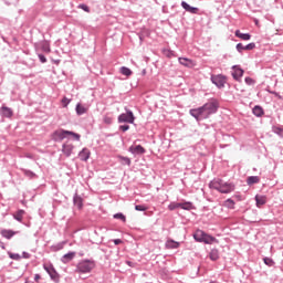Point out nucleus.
Here are the masks:
<instances>
[{
	"mask_svg": "<svg viewBox=\"0 0 283 283\" xmlns=\"http://www.w3.org/2000/svg\"><path fill=\"white\" fill-rule=\"evenodd\" d=\"M206 118L212 116V114H217L218 109H220V102L217 98H210L206 104L201 106Z\"/></svg>",
	"mask_w": 283,
	"mask_h": 283,
	"instance_id": "nucleus-3",
	"label": "nucleus"
},
{
	"mask_svg": "<svg viewBox=\"0 0 283 283\" xmlns=\"http://www.w3.org/2000/svg\"><path fill=\"white\" fill-rule=\"evenodd\" d=\"M74 258H76V252H69L61 258V262L63 264H70Z\"/></svg>",
	"mask_w": 283,
	"mask_h": 283,
	"instance_id": "nucleus-14",
	"label": "nucleus"
},
{
	"mask_svg": "<svg viewBox=\"0 0 283 283\" xmlns=\"http://www.w3.org/2000/svg\"><path fill=\"white\" fill-rule=\"evenodd\" d=\"M181 8H184V10H186V12H190V14H198V12H200V9H198L196 7H191L186 1L181 2Z\"/></svg>",
	"mask_w": 283,
	"mask_h": 283,
	"instance_id": "nucleus-9",
	"label": "nucleus"
},
{
	"mask_svg": "<svg viewBox=\"0 0 283 283\" xmlns=\"http://www.w3.org/2000/svg\"><path fill=\"white\" fill-rule=\"evenodd\" d=\"M39 280H41V275H40V274H35V275H34V281H35V282H39Z\"/></svg>",
	"mask_w": 283,
	"mask_h": 283,
	"instance_id": "nucleus-52",
	"label": "nucleus"
},
{
	"mask_svg": "<svg viewBox=\"0 0 283 283\" xmlns=\"http://www.w3.org/2000/svg\"><path fill=\"white\" fill-rule=\"evenodd\" d=\"M118 123H129L133 125V123L136 120V117L134 116V112L130 109H126V113H122L118 118Z\"/></svg>",
	"mask_w": 283,
	"mask_h": 283,
	"instance_id": "nucleus-6",
	"label": "nucleus"
},
{
	"mask_svg": "<svg viewBox=\"0 0 283 283\" xmlns=\"http://www.w3.org/2000/svg\"><path fill=\"white\" fill-rule=\"evenodd\" d=\"M252 114H254V116H256L258 118L264 116V108H262V106H254L252 109Z\"/></svg>",
	"mask_w": 283,
	"mask_h": 283,
	"instance_id": "nucleus-27",
	"label": "nucleus"
},
{
	"mask_svg": "<svg viewBox=\"0 0 283 283\" xmlns=\"http://www.w3.org/2000/svg\"><path fill=\"white\" fill-rule=\"evenodd\" d=\"M163 52H164V55L167 56V59H174V56H176V52L169 49H165Z\"/></svg>",
	"mask_w": 283,
	"mask_h": 283,
	"instance_id": "nucleus-36",
	"label": "nucleus"
},
{
	"mask_svg": "<svg viewBox=\"0 0 283 283\" xmlns=\"http://www.w3.org/2000/svg\"><path fill=\"white\" fill-rule=\"evenodd\" d=\"M206 234H207V232H205L202 230H197L193 233V239L196 240V242H202L205 240Z\"/></svg>",
	"mask_w": 283,
	"mask_h": 283,
	"instance_id": "nucleus-22",
	"label": "nucleus"
},
{
	"mask_svg": "<svg viewBox=\"0 0 283 283\" xmlns=\"http://www.w3.org/2000/svg\"><path fill=\"white\" fill-rule=\"evenodd\" d=\"M166 249H179L180 242L174 241V239H168L165 243Z\"/></svg>",
	"mask_w": 283,
	"mask_h": 283,
	"instance_id": "nucleus-21",
	"label": "nucleus"
},
{
	"mask_svg": "<svg viewBox=\"0 0 283 283\" xmlns=\"http://www.w3.org/2000/svg\"><path fill=\"white\" fill-rule=\"evenodd\" d=\"M119 129H120V132H128L129 125H127V124L120 125V126H119Z\"/></svg>",
	"mask_w": 283,
	"mask_h": 283,
	"instance_id": "nucleus-49",
	"label": "nucleus"
},
{
	"mask_svg": "<svg viewBox=\"0 0 283 283\" xmlns=\"http://www.w3.org/2000/svg\"><path fill=\"white\" fill-rule=\"evenodd\" d=\"M2 249H6V247L2 245Z\"/></svg>",
	"mask_w": 283,
	"mask_h": 283,
	"instance_id": "nucleus-55",
	"label": "nucleus"
},
{
	"mask_svg": "<svg viewBox=\"0 0 283 283\" xmlns=\"http://www.w3.org/2000/svg\"><path fill=\"white\" fill-rule=\"evenodd\" d=\"M96 263L93 260H82L77 263L75 273H92Z\"/></svg>",
	"mask_w": 283,
	"mask_h": 283,
	"instance_id": "nucleus-4",
	"label": "nucleus"
},
{
	"mask_svg": "<svg viewBox=\"0 0 283 283\" xmlns=\"http://www.w3.org/2000/svg\"><path fill=\"white\" fill-rule=\"evenodd\" d=\"M118 159L120 160L122 165H127L128 167L132 165V159L128 157L118 156Z\"/></svg>",
	"mask_w": 283,
	"mask_h": 283,
	"instance_id": "nucleus-37",
	"label": "nucleus"
},
{
	"mask_svg": "<svg viewBox=\"0 0 283 283\" xmlns=\"http://www.w3.org/2000/svg\"><path fill=\"white\" fill-rule=\"evenodd\" d=\"M189 114L192 116V118H196L197 122L205 120L207 118L205 111H202V106L198 108H191Z\"/></svg>",
	"mask_w": 283,
	"mask_h": 283,
	"instance_id": "nucleus-8",
	"label": "nucleus"
},
{
	"mask_svg": "<svg viewBox=\"0 0 283 283\" xmlns=\"http://www.w3.org/2000/svg\"><path fill=\"white\" fill-rule=\"evenodd\" d=\"M12 216L13 220H17V222H23V216H25V210L20 209Z\"/></svg>",
	"mask_w": 283,
	"mask_h": 283,
	"instance_id": "nucleus-24",
	"label": "nucleus"
},
{
	"mask_svg": "<svg viewBox=\"0 0 283 283\" xmlns=\"http://www.w3.org/2000/svg\"><path fill=\"white\" fill-rule=\"evenodd\" d=\"M243 50H255V42H251L247 45H243L242 43L237 44V51L242 54Z\"/></svg>",
	"mask_w": 283,
	"mask_h": 283,
	"instance_id": "nucleus-10",
	"label": "nucleus"
},
{
	"mask_svg": "<svg viewBox=\"0 0 283 283\" xmlns=\"http://www.w3.org/2000/svg\"><path fill=\"white\" fill-rule=\"evenodd\" d=\"M201 242H203V244H213L214 242H218V239H216V237L213 235L206 233L203 237V241Z\"/></svg>",
	"mask_w": 283,
	"mask_h": 283,
	"instance_id": "nucleus-26",
	"label": "nucleus"
},
{
	"mask_svg": "<svg viewBox=\"0 0 283 283\" xmlns=\"http://www.w3.org/2000/svg\"><path fill=\"white\" fill-rule=\"evenodd\" d=\"M113 242H114V244H116V245L123 244V240H120V239H115Z\"/></svg>",
	"mask_w": 283,
	"mask_h": 283,
	"instance_id": "nucleus-50",
	"label": "nucleus"
},
{
	"mask_svg": "<svg viewBox=\"0 0 283 283\" xmlns=\"http://www.w3.org/2000/svg\"><path fill=\"white\" fill-rule=\"evenodd\" d=\"M25 283H34V282H32V281H25Z\"/></svg>",
	"mask_w": 283,
	"mask_h": 283,
	"instance_id": "nucleus-54",
	"label": "nucleus"
},
{
	"mask_svg": "<svg viewBox=\"0 0 283 283\" xmlns=\"http://www.w3.org/2000/svg\"><path fill=\"white\" fill-rule=\"evenodd\" d=\"M70 103H72V99L67 98V97H63L62 98V105L63 107H67L70 105Z\"/></svg>",
	"mask_w": 283,
	"mask_h": 283,
	"instance_id": "nucleus-43",
	"label": "nucleus"
},
{
	"mask_svg": "<svg viewBox=\"0 0 283 283\" xmlns=\"http://www.w3.org/2000/svg\"><path fill=\"white\" fill-rule=\"evenodd\" d=\"M17 233H18L17 231L8 230V229H3L0 231V234L2 235V238H6V240H12V238H14Z\"/></svg>",
	"mask_w": 283,
	"mask_h": 283,
	"instance_id": "nucleus-13",
	"label": "nucleus"
},
{
	"mask_svg": "<svg viewBox=\"0 0 283 283\" xmlns=\"http://www.w3.org/2000/svg\"><path fill=\"white\" fill-rule=\"evenodd\" d=\"M70 136H72L74 140H81V135H78V133L65 130L63 128L54 130L51 135V138L54 140V143H63V140H65V138H70Z\"/></svg>",
	"mask_w": 283,
	"mask_h": 283,
	"instance_id": "nucleus-2",
	"label": "nucleus"
},
{
	"mask_svg": "<svg viewBox=\"0 0 283 283\" xmlns=\"http://www.w3.org/2000/svg\"><path fill=\"white\" fill-rule=\"evenodd\" d=\"M126 264H128V266H132V261H127Z\"/></svg>",
	"mask_w": 283,
	"mask_h": 283,
	"instance_id": "nucleus-53",
	"label": "nucleus"
},
{
	"mask_svg": "<svg viewBox=\"0 0 283 283\" xmlns=\"http://www.w3.org/2000/svg\"><path fill=\"white\" fill-rule=\"evenodd\" d=\"M210 81L218 90H222L227 85V76L222 74L211 75Z\"/></svg>",
	"mask_w": 283,
	"mask_h": 283,
	"instance_id": "nucleus-5",
	"label": "nucleus"
},
{
	"mask_svg": "<svg viewBox=\"0 0 283 283\" xmlns=\"http://www.w3.org/2000/svg\"><path fill=\"white\" fill-rule=\"evenodd\" d=\"M209 187L219 191V193H231L235 191V185L233 182H227L220 178H214L209 182Z\"/></svg>",
	"mask_w": 283,
	"mask_h": 283,
	"instance_id": "nucleus-1",
	"label": "nucleus"
},
{
	"mask_svg": "<svg viewBox=\"0 0 283 283\" xmlns=\"http://www.w3.org/2000/svg\"><path fill=\"white\" fill-rule=\"evenodd\" d=\"M128 151H130V154L140 155V154H145L146 150L142 145H137V146H130L128 148Z\"/></svg>",
	"mask_w": 283,
	"mask_h": 283,
	"instance_id": "nucleus-15",
	"label": "nucleus"
},
{
	"mask_svg": "<svg viewBox=\"0 0 283 283\" xmlns=\"http://www.w3.org/2000/svg\"><path fill=\"white\" fill-rule=\"evenodd\" d=\"M41 50H42V52H45L46 54H50V52L52 51L50 49V42H48L46 40L41 42Z\"/></svg>",
	"mask_w": 283,
	"mask_h": 283,
	"instance_id": "nucleus-30",
	"label": "nucleus"
},
{
	"mask_svg": "<svg viewBox=\"0 0 283 283\" xmlns=\"http://www.w3.org/2000/svg\"><path fill=\"white\" fill-rule=\"evenodd\" d=\"M22 172L24 174V176H27V178H36V174H34V171L32 170H28V169H22Z\"/></svg>",
	"mask_w": 283,
	"mask_h": 283,
	"instance_id": "nucleus-35",
	"label": "nucleus"
},
{
	"mask_svg": "<svg viewBox=\"0 0 283 283\" xmlns=\"http://www.w3.org/2000/svg\"><path fill=\"white\" fill-rule=\"evenodd\" d=\"M264 264H266V266H275V261H273V259L265 256L263 259Z\"/></svg>",
	"mask_w": 283,
	"mask_h": 283,
	"instance_id": "nucleus-39",
	"label": "nucleus"
},
{
	"mask_svg": "<svg viewBox=\"0 0 283 283\" xmlns=\"http://www.w3.org/2000/svg\"><path fill=\"white\" fill-rule=\"evenodd\" d=\"M180 209H184V211H191L196 209V207H193V202L185 201V202H180Z\"/></svg>",
	"mask_w": 283,
	"mask_h": 283,
	"instance_id": "nucleus-23",
	"label": "nucleus"
},
{
	"mask_svg": "<svg viewBox=\"0 0 283 283\" xmlns=\"http://www.w3.org/2000/svg\"><path fill=\"white\" fill-rule=\"evenodd\" d=\"M179 63L184 65V67H193V65H196L193 60L187 57H179Z\"/></svg>",
	"mask_w": 283,
	"mask_h": 283,
	"instance_id": "nucleus-18",
	"label": "nucleus"
},
{
	"mask_svg": "<svg viewBox=\"0 0 283 283\" xmlns=\"http://www.w3.org/2000/svg\"><path fill=\"white\" fill-rule=\"evenodd\" d=\"M9 258H10L11 260H20V259H21V254H19V253H11V254L9 255Z\"/></svg>",
	"mask_w": 283,
	"mask_h": 283,
	"instance_id": "nucleus-46",
	"label": "nucleus"
},
{
	"mask_svg": "<svg viewBox=\"0 0 283 283\" xmlns=\"http://www.w3.org/2000/svg\"><path fill=\"white\" fill-rule=\"evenodd\" d=\"M233 70L234 71L232 72V77L234 78V81H240L242 76H244V70L238 66H233Z\"/></svg>",
	"mask_w": 283,
	"mask_h": 283,
	"instance_id": "nucleus-12",
	"label": "nucleus"
},
{
	"mask_svg": "<svg viewBox=\"0 0 283 283\" xmlns=\"http://www.w3.org/2000/svg\"><path fill=\"white\" fill-rule=\"evenodd\" d=\"M168 209L169 211H176V209H180V202H170Z\"/></svg>",
	"mask_w": 283,
	"mask_h": 283,
	"instance_id": "nucleus-38",
	"label": "nucleus"
},
{
	"mask_svg": "<svg viewBox=\"0 0 283 283\" xmlns=\"http://www.w3.org/2000/svg\"><path fill=\"white\" fill-rule=\"evenodd\" d=\"M135 210L136 211H147V207H145L144 205H137V206H135Z\"/></svg>",
	"mask_w": 283,
	"mask_h": 283,
	"instance_id": "nucleus-44",
	"label": "nucleus"
},
{
	"mask_svg": "<svg viewBox=\"0 0 283 283\" xmlns=\"http://www.w3.org/2000/svg\"><path fill=\"white\" fill-rule=\"evenodd\" d=\"M90 156H91V153H90V149L87 148H83L80 154H78V157L80 159L83 161V163H87V160H90Z\"/></svg>",
	"mask_w": 283,
	"mask_h": 283,
	"instance_id": "nucleus-16",
	"label": "nucleus"
},
{
	"mask_svg": "<svg viewBox=\"0 0 283 283\" xmlns=\"http://www.w3.org/2000/svg\"><path fill=\"white\" fill-rule=\"evenodd\" d=\"M78 8L84 10V12H90V7H87V4H78Z\"/></svg>",
	"mask_w": 283,
	"mask_h": 283,
	"instance_id": "nucleus-47",
	"label": "nucleus"
},
{
	"mask_svg": "<svg viewBox=\"0 0 283 283\" xmlns=\"http://www.w3.org/2000/svg\"><path fill=\"white\" fill-rule=\"evenodd\" d=\"M209 259L212 262H218V260H220V251L218 249H212L209 252Z\"/></svg>",
	"mask_w": 283,
	"mask_h": 283,
	"instance_id": "nucleus-19",
	"label": "nucleus"
},
{
	"mask_svg": "<svg viewBox=\"0 0 283 283\" xmlns=\"http://www.w3.org/2000/svg\"><path fill=\"white\" fill-rule=\"evenodd\" d=\"M73 205L77 207V209H83V198L78 196V192H75L73 197Z\"/></svg>",
	"mask_w": 283,
	"mask_h": 283,
	"instance_id": "nucleus-17",
	"label": "nucleus"
},
{
	"mask_svg": "<svg viewBox=\"0 0 283 283\" xmlns=\"http://www.w3.org/2000/svg\"><path fill=\"white\" fill-rule=\"evenodd\" d=\"M13 114L12 108L8 106L1 107V115L4 116V118H12Z\"/></svg>",
	"mask_w": 283,
	"mask_h": 283,
	"instance_id": "nucleus-20",
	"label": "nucleus"
},
{
	"mask_svg": "<svg viewBox=\"0 0 283 283\" xmlns=\"http://www.w3.org/2000/svg\"><path fill=\"white\" fill-rule=\"evenodd\" d=\"M44 271H46V273H49L52 282L59 283L61 282V275H59V272H56V269H54V265L50 264V265H43Z\"/></svg>",
	"mask_w": 283,
	"mask_h": 283,
	"instance_id": "nucleus-7",
	"label": "nucleus"
},
{
	"mask_svg": "<svg viewBox=\"0 0 283 283\" xmlns=\"http://www.w3.org/2000/svg\"><path fill=\"white\" fill-rule=\"evenodd\" d=\"M22 255L25 260H30V253L23 252Z\"/></svg>",
	"mask_w": 283,
	"mask_h": 283,
	"instance_id": "nucleus-51",
	"label": "nucleus"
},
{
	"mask_svg": "<svg viewBox=\"0 0 283 283\" xmlns=\"http://www.w3.org/2000/svg\"><path fill=\"white\" fill-rule=\"evenodd\" d=\"M115 220H123L124 222H127V217L125 214L118 212L114 214Z\"/></svg>",
	"mask_w": 283,
	"mask_h": 283,
	"instance_id": "nucleus-40",
	"label": "nucleus"
},
{
	"mask_svg": "<svg viewBox=\"0 0 283 283\" xmlns=\"http://www.w3.org/2000/svg\"><path fill=\"white\" fill-rule=\"evenodd\" d=\"M274 134L283 138V128L282 127H273Z\"/></svg>",
	"mask_w": 283,
	"mask_h": 283,
	"instance_id": "nucleus-41",
	"label": "nucleus"
},
{
	"mask_svg": "<svg viewBox=\"0 0 283 283\" xmlns=\"http://www.w3.org/2000/svg\"><path fill=\"white\" fill-rule=\"evenodd\" d=\"M234 34L238 39H241L242 41H251V34L249 33H242L240 32V30H237Z\"/></svg>",
	"mask_w": 283,
	"mask_h": 283,
	"instance_id": "nucleus-25",
	"label": "nucleus"
},
{
	"mask_svg": "<svg viewBox=\"0 0 283 283\" xmlns=\"http://www.w3.org/2000/svg\"><path fill=\"white\" fill-rule=\"evenodd\" d=\"M224 207L228 209H235V201H233V199H227L224 201Z\"/></svg>",
	"mask_w": 283,
	"mask_h": 283,
	"instance_id": "nucleus-34",
	"label": "nucleus"
},
{
	"mask_svg": "<svg viewBox=\"0 0 283 283\" xmlns=\"http://www.w3.org/2000/svg\"><path fill=\"white\" fill-rule=\"evenodd\" d=\"M76 114L77 116H83V114H87V108L83 105H81V103H78L75 107Z\"/></svg>",
	"mask_w": 283,
	"mask_h": 283,
	"instance_id": "nucleus-28",
	"label": "nucleus"
},
{
	"mask_svg": "<svg viewBox=\"0 0 283 283\" xmlns=\"http://www.w3.org/2000/svg\"><path fill=\"white\" fill-rule=\"evenodd\" d=\"M248 185H258L260 182V177L258 176H250L247 180Z\"/></svg>",
	"mask_w": 283,
	"mask_h": 283,
	"instance_id": "nucleus-31",
	"label": "nucleus"
},
{
	"mask_svg": "<svg viewBox=\"0 0 283 283\" xmlns=\"http://www.w3.org/2000/svg\"><path fill=\"white\" fill-rule=\"evenodd\" d=\"M72 151H74V145L72 144L62 145V153L64 154V156H66V158H70V156H72Z\"/></svg>",
	"mask_w": 283,
	"mask_h": 283,
	"instance_id": "nucleus-11",
	"label": "nucleus"
},
{
	"mask_svg": "<svg viewBox=\"0 0 283 283\" xmlns=\"http://www.w3.org/2000/svg\"><path fill=\"white\" fill-rule=\"evenodd\" d=\"M119 72L120 74H123V76H132V71L127 66H122L119 69Z\"/></svg>",
	"mask_w": 283,
	"mask_h": 283,
	"instance_id": "nucleus-33",
	"label": "nucleus"
},
{
	"mask_svg": "<svg viewBox=\"0 0 283 283\" xmlns=\"http://www.w3.org/2000/svg\"><path fill=\"white\" fill-rule=\"evenodd\" d=\"M244 81L247 85H255V80H253L252 77H245Z\"/></svg>",
	"mask_w": 283,
	"mask_h": 283,
	"instance_id": "nucleus-45",
	"label": "nucleus"
},
{
	"mask_svg": "<svg viewBox=\"0 0 283 283\" xmlns=\"http://www.w3.org/2000/svg\"><path fill=\"white\" fill-rule=\"evenodd\" d=\"M103 120H104L105 125H112V123H114V119L107 115L104 116Z\"/></svg>",
	"mask_w": 283,
	"mask_h": 283,
	"instance_id": "nucleus-42",
	"label": "nucleus"
},
{
	"mask_svg": "<svg viewBox=\"0 0 283 283\" xmlns=\"http://www.w3.org/2000/svg\"><path fill=\"white\" fill-rule=\"evenodd\" d=\"M38 57L40 59V61H41L42 63H48V59L45 57V55L39 53V54H38Z\"/></svg>",
	"mask_w": 283,
	"mask_h": 283,
	"instance_id": "nucleus-48",
	"label": "nucleus"
},
{
	"mask_svg": "<svg viewBox=\"0 0 283 283\" xmlns=\"http://www.w3.org/2000/svg\"><path fill=\"white\" fill-rule=\"evenodd\" d=\"M64 247H65V241L56 243L55 245H52L51 250L56 252V251L63 250Z\"/></svg>",
	"mask_w": 283,
	"mask_h": 283,
	"instance_id": "nucleus-32",
	"label": "nucleus"
},
{
	"mask_svg": "<svg viewBox=\"0 0 283 283\" xmlns=\"http://www.w3.org/2000/svg\"><path fill=\"white\" fill-rule=\"evenodd\" d=\"M255 202L256 207H263V205H266V197L264 196H255Z\"/></svg>",
	"mask_w": 283,
	"mask_h": 283,
	"instance_id": "nucleus-29",
	"label": "nucleus"
}]
</instances>
